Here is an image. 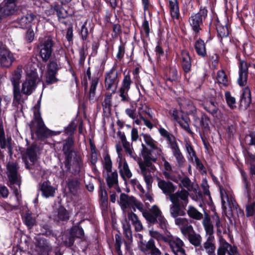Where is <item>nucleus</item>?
Here are the masks:
<instances>
[{
    "label": "nucleus",
    "instance_id": "nucleus-1",
    "mask_svg": "<svg viewBox=\"0 0 255 255\" xmlns=\"http://www.w3.org/2000/svg\"><path fill=\"white\" fill-rule=\"evenodd\" d=\"M74 139L70 136L63 141L62 151L64 155L63 164L67 173H71L76 176L81 172L83 166V161L80 155L74 149Z\"/></svg>",
    "mask_w": 255,
    "mask_h": 255
},
{
    "label": "nucleus",
    "instance_id": "nucleus-2",
    "mask_svg": "<svg viewBox=\"0 0 255 255\" xmlns=\"http://www.w3.org/2000/svg\"><path fill=\"white\" fill-rule=\"evenodd\" d=\"M27 125L30 130L32 139L34 133H35L38 140L42 141L55 135L54 131L46 126L42 119L31 120Z\"/></svg>",
    "mask_w": 255,
    "mask_h": 255
},
{
    "label": "nucleus",
    "instance_id": "nucleus-3",
    "mask_svg": "<svg viewBox=\"0 0 255 255\" xmlns=\"http://www.w3.org/2000/svg\"><path fill=\"white\" fill-rule=\"evenodd\" d=\"M88 80L89 81L90 88L89 90L87 92V98L91 102L95 103L97 101L96 93V89L100 81V76H99L98 73L97 75L94 73L92 75L90 67H88L87 69L83 78L84 81L83 86L85 93L87 91L88 87Z\"/></svg>",
    "mask_w": 255,
    "mask_h": 255
},
{
    "label": "nucleus",
    "instance_id": "nucleus-4",
    "mask_svg": "<svg viewBox=\"0 0 255 255\" xmlns=\"http://www.w3.org/2000/svg\"><path fill=\"white\" fill-rule=\"evenodd\" d=\"M208 10L206 6L201 5L196 13H192L189 18V22L193 32L197 36L202 30L204 22L207 18Z\"/></svg>",
    "mask_w": 255,
    "mask_h": 255
},
{
    "label": "nucleus",
    "instance_id": "nucleus-5",
    "mask_svg": "<svg viewBox=\"0 0 255 255\" xmlns=\"http://www.w3.org/2000/svg\"><path fill=\"white\" fill-rule=\"evenodd\" d=\"M18 166L17 163L15 162H8L6 165L7 170V177L8 179V186L13 190V194L15 196L19 195V192L17 187H14V185H18L20 187L21 182L18 178Z\"/></svg>",
    "mask_w": 255,
    "mask_h": 255
},
{
    "label": "nucleus",
    "instance_id": "nucleus-6",
    "mask_svg": "<svg viewBox=\"0 0 255 255\" xmlns=\"http://www.w3.org/2000/svg\"><path fill=\"white\" fill-rule=\"evenodd\" d=\"M119 73L117 70V65L115 63L112 68L105 74V86L107 90H111L115 93L120 81Z\"/></svg>",
    "mask_w": 255,
    "mask_h": 255
},
{
    "label": "nucleus",
    "instance_id": "nucleus-7",
    "mask_svg": "<svg viewBox=\"0 0 255 255\" xmlns=\"http://www.w3.org/2000/svg\"><path fill=\"white\" fill-rule=\"evenodd\" d=\"M54 42L51 37H45L40 42L38 46L39 52L38 56L42 61L46 63L50 58L53 52Z\"/></svg>",
    "mask_w": 255,
    "mask_h": 255
},
{
    "label": "nucleus",
    "instance_id": "nucleus-8",
    "mask_svg": "<svg viewBox=\"0 0 255 255\" xmlns=\"http://www.w3.org/2000/svg\"><path fill=\"white\" fill-rule=\"evenodd\" d=\"M193 119L195 123L201 128L204 134H207L210 131V119L208 115L201 111H197L196 109L192 111Z\"/></svg>",
    "mask_w": 255,
    "mask_h": 255
},
{
    "label": "nucleus",
    "instance_id": "nucleus-9",
    "mask_svg": "<svg viewBox=\"0 0 255 255\" xmlns=\"http://www.w3.org/2000/svg\"><path fill=\"white\" fill-rule=\"evenodd\" d=\"M17 0H4L0 4V18L14 14L17 10L15 3Z\"/></svg>",
    "mask_w": 255,
    "mask_h": 255
},
{
    "label": "nucleus",
    "instance_id": "nucleus-10",
    "mask_svg": "<svg viewBox=\"0 0 255 255\" xmlns=\"http://www.w3.org/2000/svg\"><path fill=\"white\" fill-rule=\"evenodd\" d=\"M180 55L181 66L184 73V77L188 82H189L190 77H188V74H189L192 70V58L189 52L186 49L181 50Z\"/></svg>",
    "mask_w": 255,
    "mask_h": 255
},
{
    "label": "nucleus",
    "instance_id": "nucleus-11",
    "mask_svg": "<svg viewBox=\"0 0 255 255\" xmlns=\"http://www.w3.org/2000/svg\"><path fill=\"white\" fill-rule=\"evenodd\" d=\"M84 237V231L79 225L73 226L69 232V234L65 241V244L68 247H72L76 238L82 239Z\"/></svg>",
    "mask_w": 255,
    "mask_h": 255
},
{
    "label": "nucleus",
    "instance_id": "nucleus-12",
    "mask_svg": "<svg viewBox=\"0 0 255 255\" xmlns=\"http://www.w3.org/2000/svg\"><path fill=\"white\" fill-rule=\"evenodd\" d=\"M239 71L237 83L240 86L244 87L247 84L249 67L247 62L245 60H242L239 58Z\"/></svg>",
    "mask_w": 255,
    "mask_h": 255
},
{
    "label": "nucleus",
    "instance_id": "nucleus-13",
    "mask_svg": "<svg viewBox=\"0 0 255 255\" xmlns=\"http://www.w3.org/2000/svg\"><path fill=\"white\" fill-rule=\"evenodd\" d=\"M14 60L13 54L9 50L0 46V64L1 67H9Z\"/></svg>",
    "mask_w": 255,
    "mask_h": 255
},
{
    "label": "nucleus",
    "instance_id": "nucleus-14",
    "mask_svg": "<svg viewBox=\"0 0 255 255\" xmlns=\"http://www.w3.org/2000/svg\"><path fill=\"white\" fill-rule=\"evenodd\" d=\"M37 76L35 74H31L26 78L22 85L21 92L25 95H30L36 86Z\"/></svg>",
    "mask_w": 255,
    "mask_h": 255
},
{
    "label": "nucleus",
    "instance_id": "nucleus-15",
    "mask_svg": "<svg viewBox=\"0 0 255 255\" xmlns=\"http://www.w3.org/2000/svg\"><path fill=\"white\" fill-rule=\"evenodd\" d=\"M40 230L37 231L35 234L41 235L49 238L58 239V235L56 232L53 230L52 226L48 223H42L39 225Z\"/></svg>",
    "mask_w": 255,
    "mask_h": 255
},
{
    "label": "nucleus",
    "instance_id": "nucleus-16",
    "mask_svg": "<svg viewBox=\"0 0 255 255\" xmlns=\"http://www.w3.org/2000/svg\"><path fill=\"white\" fill-rule=\"evenodd\" d=\"M158 186L162 190V192L166 195L172 194L176 189V186L172 182L169 181H165L158 177Z\"/></svg>",
    "mask_w": 255,
    "mask_h": 255
},
{
    "label": "nucleus",
    "instance_id": "nucleus-17",
    "mask_svg": "<svg viewBox=\"0 0 255 255\" xmlns=\"http://www.w3.org/2000/svg\"><path fill=\"white\" fill-rule=\"evenodd\" d=\"M38 146L35 143H32L26 148L25 154L23 155V159L28 158L33 165L37 160V151Z\"/></svg>",
    "mask_w": 255,
    "mask_h": 255
},
{
    "label": "nucleus",
    "instance_id": "nucleus-18",
    "mask_svg": "<svg viewBox=\"0 0 255 255\" xmlns=\"http://www.w3.org/2000/svg\"><path fill=\"white\" fill-rule=\"evenodd\" d=\"M40 190L42 195L46 198L53 197L55 196L56 188L51 185L49 181H44L40 185Z\"/></svg>",
    "mask_w": 255,
    "mask_h": 255
},
{
    "label": "nucleus",
    "instance_id": "nucleus-19",
    "mask_svg": "<svg viewBox=\"0 0 255 255\" xmlns=\"http://www.w3.org/2000/svg\"><path fill=\"white\" fill-rule=\"evenodd\" d=\"M123 161H118L119 172L121 176L125 181V183H127V178H130L132 176V173L131 172L128 164L125 158Z\"/></svg>",
    "mask_w": 255,
    "mask_h": 255
},
{
    "label": "nucleus",
    "instance_id": "nucleus-20",
    "mask_svg": "<svg viewBox=\"0 0 255 255\" xmlns=\"http://www.w3.org/2000/svg\"><path fill=\"white\" fill-rule=\"evenodd\" d=\"M135 202V197L133 196H128V194L122 193L120 195V200L118 202L123 210L129 207L133 208V203Z\"/></svg>",
    "mask_w": 255,
    "mask_h": 255
},
{
    "label": "nucleus",
    "instance_id": "nucleus-21",
    "mask_svg": "<svg viewBox=\"0 0 255 255\" xmlns=\"http://www.w3.org/2000/svg\"><path fill=\"white\" fill-rule=\"evenodd\" d=\"M88 23V19H86L82 24L81 26L78 28L77 32L79 35L80 39L85 43V42L88 41L89 35L93 32V28L92 27L90 28L89 30L87 25Z\"/></svg>",
    "mask_w": 255,
    "mask_h": 255
},
{
    "label": "nucleus",
    "instance_id": "nucleus-22",
    "mask_svg": "<svg viewBox=\"0 0 255 255\" xmlns=\"http://www.w3.org/2000/svg\"><path fill=\"white\" fill-rule=\"evenodd\" d=\"M194 46L196 54L198 56L203 58L207 56L206 46L202 39L199 38L196 40L194 43Z\"/></svg>",
    "mask_w": 255,
    "mask_h": 255
},
{
    "label": "nucleus",
    "instance_id": "nucleus-23",
    "mask_svg": "<svg viewBox=\"0 0 255 255\" xmlns=\"http://www.w3.org/2000/svg\"><path fill=\"white\" fill-rule=\"evenodd\" d=\"M36 16L32 13H27L18 20L19 27L22 29L31 27V22L35 19Z\"/></svg>",
    "mask_w": 255,
    "mask_h": 255
},
{
    "label": "nucleus",
    "instance_id": "nucleus-24",
    "mask_svg": "<svg viewBox=\"0 0 255 255\" xmlns=\"http://www.w3.org/2000/svg\"><path fill=\"white\" fill-rule=\"evenodd\" d=\"M252 102L251 92L249 87H245L241 96L240 106L247 108Z\"/></svg>",
    "mask_w": 255,
    "mask_h": 255
},
{
    "label": "nucleus",
    "instance_id": "nucleus-25",
    "mask_svg": "<svg viewBox=\"0 0 255 255\" xmlns=\"http://www.w3.org/2000/svg\"><path fill=\"white\" fill-rule=\"evenodd\" d=\"M168 7L171 17L173 19L179 20L180 17L179 3L177 0H169Z\"/></svg>",
    "mask_w": 255,
    "mask_h": 255
},
{
    "label": "nucleus",
    "instance_id": "nucleus-26",
    "mask_svg": "<svg viewBox=\"0 0 255 255\" xmlns=\"http://www.w3.org/2000/svg\"><path fill=\"white\" fill-rule=\"evenodd\" d=\"M22 220L29 232H32L33 228L37 225L35 217H33L31 213H26L22 217Z\"/></svg>",
    "mask_w": 255,
    "mask_h": 255
},
{
    "label": "nucleus",
    "instance_id": "nucleus-27",
    "mask_svg": "<svg viewBox=\"0 0 255 255\" xmlns=\"http://www.w3.org/2000/svg\"><path fill=\"white\" fill-rule=\"evenodd\" d=\"M131 70H128L127 71V70H125L123 73V79L122 81L121 87H120V89H123L125 90L129 91L131 88V86L133 83V81L131 78L130 75Z\"/></svg>",
    "mask_w": 255,
    "mask_h": 255
},
{
    "label": "nucleus",
    "instance_id": "nucleus-28",
    "mask_svg": "<svg viewBox=\"0 0 255 255\" xmlns=\"http://www.w3.org/2000/svg\"><path fill=\"white\" fill-rule=\"evenodd\" d=\"M69 218V212L64 206H60L57 209V215L54 216V220L57 222L60 223L67 221Z\"/></svg>",
    "mask_w": 255,
    "mask_h": 255
},
{
    "label": "nucleus",
    "instance_id": "nucleus-29",
    "mask_svg": "<svg viewBox=\"0 0 255 255\" xmlns=\"http://www.w3.org/2000/svg\"><path fill=\"white\" fill-rule=\"evenodd\" d=\"M216 30L217 31V36L221 43H222L223 38L227 37L229 35L228 27L226 24L222 25L219 21H218L216 24Z\"/></svg>",
    "mask_w": 255,
    "mask_h": 255
},
{
    "label": "nucleus",
    "instance_id": "nucleus-30",
    "mask_svg": "<svg viewBox=\"0 0 255 255\" xmlns=\"http://www.w3.org/2000/svg\"><path fill=\"white\" fill-rule=\"evenodd\" d=\"M63 4H59L57 2H54L51 5V9L56 12L58 20L61 19H65L68 17V12L62 6Z\"/></svg>",
    "mask_w": 255,
    "mask_h": 255
},
{
    "label": "nucleus",
    "instance_id": "nucleus-31",
    "mask_svg": "<svg viewBox=\"0 0 255 255\" xmlns=\"http://www.w3.org/2000/svg\"><path fill=\"white\" fill-rule=\"evenodd\" d=\"M204 109L212 115L216 114L219 110L218 103L215 100H211L203 104Z\"/></svg>",
    "mask_w": 255,
    "mask_h": 255
},
{
    "label": "nucleus",
    "instance_id": "nucleus-32",
    "mask_svg": "<svg viewBox=\"0 0 255 255\" xmlns=\"http://www.w3.org/2000/svg\"><path fill=\"white\" fill-rule=\"evenodd\" d=\"M80 184V181L77 178H69L66 183L69 192L73 194L77 191Z\"/></svg>",
    "mask_w": 255,
    "mask_h": 255
},
{
    "label": "nucleus",
    "instance_id": "nucleus-33",
    "mask_svg": "<svg viewBox=\"0 0 255 255\" xmlns=\"http://www.w3.org/2000/svg\"><path fill=\"white\" fill-rule=\"evenodd\" d=\"M100 199L99 203L100 206L104 208H107L108 203V193L105 188H103L100 186V189L99 193Z\"/></svg>",
    "mask_w": 255,
    "mask_h": 255
},
{
    "label": "nucleus",
    "instance_id": "nucleus-34",
    "mask_svg": "<svg viewBox=\"0 0 255 255\" xmlns=\"http://www.w3.org/2000/svg\"><path fill=\"white\" fill-rule=\"evenodd\" d=\"M112 93L107 92L105 94V98L102 104L103 110L111 111L112 107Z\"/></svg>",
    "mask_w": 255,
    "mask_h": 255
},
{
    "label": "nucleus",
    "instance_id": "nucleus-35",
    "mask_svg": "<svg viewBox=\"0 0 255 255\" xmlns=\"http://www.w3.org/2000/svg\"><path fill=\"white\" fill-rule=\"evenodd\" d=\"M170 214L173 218H176L178 216H183L186 214L185 211L181 209V204H176L171 207Z\"/></svg>",
    "mask_w": 255,
    "mask_h": 255
},
{
    "label": "nucleus",
    "instance_id": "nucleus-36",
    "mask_svg": "<svg viewBox=\"0 0 255 255\" xmlns=\"http://www.w3.org/2000/svg\"><path fill=\"white\" fill-rule=\"evenodd\" d=\"M172 152L176 159L178 166L179 167H183L186 160L179 147L172 150Z\"/></svg>",
    "mask_w": 255,
    "mask_h": 255
},
{
    "label": "nucleus",
    "instance_id": "nucleus-37",
    "mask_svg": "<svg viewBox=\"0 0 255 255\" xmlns=\"http://www.w3.org/2000/svg\"><path fill=\"white\" fill-rule=\"evenodd\" d=\"M29 240L27 236H25L24 239H22L21 236L20 240L18 241L17 247L20 252H25L29 249Z\"/></svg>",
    "mask_w": 255,
    "mask_h": 255
},
{
    "label": "nucleus",
    "instance_id": "nucleus-38",
    "mask_svg": "<svg viewBox=\"0 0 255 255\" xmlns=\"http://www.w3.org/2000/svg\"><path fill=\"white\" fill-rule=\"evenodd\" d=\"M178 71L177 68L174 67H170L169 73L166 75V79L171 82H176L178 80Z\"/></svg>",
    "mask_w": 255,
    "mask_h": 255
},
{
    "label": "nucleus",
    "instance_id": "nucleus-39",
    "mask_svg": "<svg viewBox=\"0 0 255 255\" xmlns=\"http://www.w3.org/2000/svg\"><path fill=\"white\" fill-rule=\"evenodd\" d=\"M107 185L109 188L112 187L115 184H118V172L115 171L112 173L111 175H109L108 173L107 177L106 179Z\"/></svg>",
    "mask_w": 255,
    "mask_h": 255
},
{
    "label": "nucleus",
    "instance_id": "nucleus-40",
    "mask_svg": "<svg viewBox=\"0 0 255 255\" xmlns=\"http://www.w3.org/2000/svg\"><path fill=\"white\" fill-rule=\"evenodd\" d=\"M77 126V125L75 120H72L66 127L64 128V132L65 134L68 136H73V134L76 130Z\"/></svg>",
    "mask_w": 255,
    "mask_h": 255
},
{
    "label": "nucleus",
    "instance_id": "nucleus-41",
    "mask_svg": "<svg viewBox=\"0 0 255 255\" xmlns=\"http://www.w3.org/2000/svg\"><path fill=\"white\" fill-rule=\"evenodd\" d=\"M217 80L219 83L223 84L224 86H228V77L224 70H219L217 72Z\"/></svg>",
    "mask_w": 255,
    "mask_h": 255
},
{
    "label": "nucleus",
    "instance_id": "nucleus-42",
    "mask_svg": "<svg viewBox=\"0 0 255 255\" xmlns=\"http://www.w3.org/2000/svg\"><path fill=\"white\" fill-rule=\"evenodd\" d=\"M188 216L195 220H201L203 218V215L199 212L196 208L192 206H190L187 211Z\"/></svg>",
    "mask_w": 255,
    "mask_h": 255
},
{
    "label": "nucleus",
    "instance_id": "nucleus-43",
    "mask_svg": "<svg viewBox=\"0 0 255 255\" xmlns=\"http://www.w3.org/2000/svg\"><path fill=\"white\" fill-rule=\"evenodd\" d=\"M57 73H50L47 72L45 73V83L47 85L55 84L59 81V79L56 77Z\"/></svg>",
    "mask_w": 255,
    "mask_h": 255
},
{
    "label": "nucleus",
    "instance_id": "nucleus-44",
    "mask_svg": "<svg viewBox=\"0 0 255 255\" xmlns=\"http://www.w3.org/2000/svg\"><path fill=\"white\" fill-rule=\"evenodd\" d=\"M225 97L227 104L230 108L232 110L236 108V99L231 96L230 92L226 91L225 94Z\"/></svg>",
    "mask_w": 255,
    "mask_h": 255
},
{
    "label": "nucleus",
    "instance_id": "nucleus-45",
    "mask_svg": "<svg viewBox=\"0 0 255 255\" xmlns=\"http://www.w3.org/2000/svg\"><path fill=\"white\" fill-rule=\"evenodd\" d=\"M57 62L55 60H50L47 65V72L50 73H58V71L60 69Z\"/></svg>",
    "mask_w": 255,
    "mask_h": 255
},
{
    "label": "nucleus",
    "instance_id": "nucleus-46",
    "mask_svg": "<svg viewBox=\"0 0 255 255\" xmlns=\"http://www.w3.org/2000/svg\"><path fill=\"white\" fill-rule=\"evenodd\" d=\"M188 240L190 243L195 247H199L201 245V237L199 235L189 234Z\"/></svg>",
    "mask_w": 255,
    "mask_h": 255
},
{
    "label": "nucleus",
    "instance_id": "nucleus-47",
    "mask_svg": "<svg viewBox=\"0 0 255 255\" xmlns=\"http://www.w3.org/2000/svg\"><path fill=\"white\" fill-rule=\"evenodd\" d=\"M141 135L143 136L145 143L149 146L152 149H157V146L154 144V141L149 134L142 133Z\"/></svg>",
    "mask_w": 255,
    "mask_h": 255
},
{
    "label": "nucleus",
    "instance_id": "nucleus-48",
    "mask_svg": "<svg viewBox=\"0 0 255 255\" xmlns=\"http://www.w3.org/2000/svg\"><path fill=\"white\" fill-rule=\"evenodd\" d=\"M185 146L187 152L190 155L192 159H193V158L196 157V156H197L194 147L190 141L186 140Z\"/></svg>",
    "mask_w": 255,
    "mask_h": 255
},
{
    "label": "nucleus",
    "instance_id": "nucleus-49",
    "mask_svg": "<svg viewBox=\"0 0 255 255\" xmlns=\"http://www.w3.org/2000/svg\"><path fill=\"white\" fill-rule=\"evenodd\" d=\"M40 100H38L37 103L33 107V117L32 120L41 119V112H40Z\"/></svg>",
    "mask_w": 255,
    "mask_h": 255
},
{
    "label": "nucleus",
    "instance_id": "nucleus-50",
    "mask_svg": "<svg viewBox=\"0 0 255 255\" xmlns=\"http://www.w3.org/2000/svg\"><path fill=\"white\" fill-rule=\"evenodd\" d=\"M166 139L168 141V143L169 145L171 151L179 147L176 142V137L172 134L171 133Z\"/></svg>",
    "mask_w": 255,
    "mask_h": 255
},
{
    "label": "nucleus",
    "instance_id": "nucleus-51",
    "mask_svg": "<svg viewBox=\"0 0 255 255\" xmlns=\"http://www.w3.org/2000/svg\"><path fill=\"white\" fill-rule=\"evenodd\" d=\"M181 119L184 122V123H183L181 121L178 122V124L180 125V126L184 129L186 131H187L188 133L190 134H193V132L191 130L189 125L188 123V119L189 118L188 117H184L183 115L181 116Z\"/></svg>",
    "mask_w": 255,
    "mask_h": 255
},
{
    "label": "nucleus",
    "instance_id": "nucleus-52",
    "mask_svg": "<svg viewBox=\"0 0 255 255\" xmlns=\"http://www.w3.org/2000/svg\"><path fill=\"white\" fill-rule=\"evenodd\" d=\"M104 168L108 173L112 172V162L110 155L108 153L104 157Z\"/></svg>",
    "mask_w": 255,
    "mask_h": 255
},
{
    "label": "nucleus",
    "instance_id": "nucleus-53",
    "mask_svg": "<svg viewBox=\"0 0 255 255\" xmlns=\"http://www.w3.org/2000/svg\"><path fill=\"white\" fill-rule=\"evenodd\" d=\"M204 248L208 255H216V246L213 243H204Z\"/></svg>",
    "mask_w": 255,
    "mask_h": 255
},
{
    "label": "nucleus",
    "instance_id": "nucleus-54",
    "mask_svg": "<svg viewBox=\"0 0 255 255\" xmlns=\"http://www.w3.org/2000/svg\"><path fill=\"white\" fill-rule=\"evenodd\" d=\"M73 27L72 25H70L66 29L65 38L69 44L73 43Z\"/></svg>",
    "mask_w": 255,
    "mask_h": 255
},
{
    "label": "nucleus",
    "instance_id": "nucleus-55",
    "mask_svg": "<svg viewBox=\"0 0 255 255\" xmlns=\"http://www.w3.org/2000/svg\"><path fill=\"white\" fill-rule=\"evenodd\" d=\"M86 51L87 50L85 49L84 45H83V46L79 49V54L80 57L78 61V64L80 66H83L84 64L85 61L87 54Z\"/></svg>",
    "mask_w": 255,
    "mask_h": 255
},
{
    "label": "nucleus",
    "instance_id": "nucleus-56",
    "mask_svg": "<svg viewBox=\"0 0 255 255\" xmlns=\"http://www.w3.org/2000/svg\"><path fill=\"white\" fill-rule=\"evenodd\" d=\"M143 216L151 224H155L157 223V218L148 211H144L142 213Z\"/></svg>",
    "mask_w": 255,
    "mask_h": 255
},
{
    "label": "nucleus",
    "instance_id": "nucleus-57",
    "mask_svg": "<svg viewBox=\"0 0 255 255\" xmlns=\"http://www.w3.org/2000/svg\"><path fill=\"white\" fill-rule=\"evenodd\" d=\"M168 244L173 251L174 250V247H176L177 249H179L183 247L184 245L183 241L178 238H177L175 240L172 239L170 243H168Z\"/></svg>",
    "mask_w": 255,
    "mask_h": 255
},
{
    "label": "nucleus",
    "instance_id": "nucleus-58",
    "mask_svg": "<svg viewBox=\"0 0 255 255\" xmlns=\"http://www.w3.org/2000/svg\"><path fill=\"white\" fill-rule=\"evenodd\" d=\"M112 37L117 38L122 34V29L121 25L119 23H115L113 25Z\"/></svg>",
    "mask_w": 255,
    "mask_h": 255
},
{
    "label": "nucleus",
    "instance_id": "nucleus-59",
    "mask_svg": "<svg viewBox=\"0 0 255 255\" xmlns=\"http://www.w3.org/2000/svg\"><path fill=\"white\" fill-rule=\"evenodd\" d=\"M152 156V150L150 149L142 154V156L144 159V162L148 167H150L152 165V163L149 161V158Z\"/></svg>",
    "mask_w": 255,
    "mask_h": 255
},
{
    "label": "nucleus",
    "instance_id": "nucleus-60",
    "mask_svg": "<svg viewBox=\"0 0 255 255\" xmlns=\"http://www.w3.org/2000/svg\"><path fill=\"white\" fill-rule=\"evenodd\" d=\"M255 213V202L246 205V216L247 217L253 216Z\"/></svg>",
    "mask_w": 255,
    "mask_h": 255
},
{
    "label": "nucleus",
    "instance_id": "nucleus-61",
    "mask_svg": "<svg viewBox=\"0 0 255 255\" xmlns=\"http://www.w3.org/2000/svg\"><path fill=\"white\" fill-rule=\"evenodd\" d=\"M154 51L157 59H160L161 57L164 55V51L163 48L161 46V42L159 41H158Z\"/></svg>",
    "mask_w": 255,
    "mask_h": 255
},
{
    "label": "nucleus",
    "instance_id": "nucleus-62",
    "mask_svg": "<svg viewBox=\"0 0 255 255\" xmlns=\"http://www.w3.org/2000/svg\"><path fill=\"white\" fill-rule=\"evenodd\" d=\"M34 33L31 27L28 28L25 35V40L28 43H31L34 39Z\"/></svg>",
    "mask_w": 255,
    "mask_h": 255
},
{
    "label": "nucleus",
    "instance_id": "nucleus-63",
    "mask_svg": "<svg viewBox=\"0 0 255 255\" xmlns=\"http://www.w3.org/2000/svg\"><path fill=\"white\" fill-rule=\"evenodd\" d=\"M125 53V46L124 44H120L118 46V53L116 55V57L117 59L120 61H121L124 57Z\"/></svg>",
    "mask_w": 255,
    "mask_h": 255
},
{
    "label": "nucleus",
    "instance_id": "nucleus-64",
    "mask_svg": "<svg viewBox=\"0 0 255 255\" xmlns=\"http://www.w3.org/2000/svg\"><path fill=\"white\" fill-rule=\"evenodd\" d=\"M229 246H230L228 242L225 241L223 245V246H220L217 250V255H226V253L228 251V249L229 248Z\"/></svg>",
    "mask_w": 255,
    "mask_h": 255
}]
</instances>
